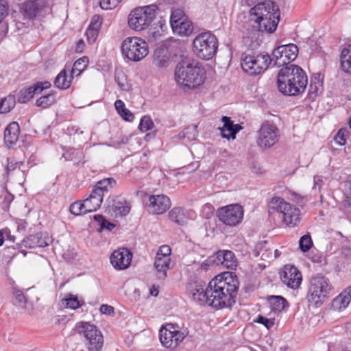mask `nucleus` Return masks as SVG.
<instances>
[{"mask_svg":"<svg viewBox=\"0 0 351 351\" xmlns=\"http://www.w3.org/2000/svg\"><path fill=\"white\" fill-rule=\"evenodd\" d=\"M149 208L154 215L165 213L171 207V200L165 195H152L149 197Z\"/></svg>","mask_w":351,"mask_h":351,"instance_id":"nucleus-20","label":"nucleus"},{"mask_svg":"<svg viewBox=\"0 0 351 351\" xmlns=\"http://www.w3.org/2000/svg\"><path fill=\"white\" fill-rule=\"evenodd\" d=\"M243 70L250 75H256L263 73L271 63L268 54H243L241 59Z\"/></svg>","mask_w":351,"mask_h":351,"instance_id":"nucleus-12","label":"nucleus"},{"mask_svg":"<svg viewBox=\"0 0 351 351\" xmlns=\"http://www.w3.org/2000/svg\"><path fill=\"white\" fill-rule=\"evenodd\" d=\"M275 313H268L265 315H258L256 322L263 325L267 329H271L275 325V321L276 318Z\"/></svg>","mask_w":351,"mask_h":351,"instance_id":"nucleus-36","label":"nucleus"},{"mask_svg":"<svg viewBox=\"0 0 351 351\" xmlns=\"http://www.w3.org/2000/svg\"><path fill=\"white\" fill-rule=\"evenodd\" d=\"M121 117L126 121H132L134 119L133 113L128 108H125L121 114H119Z\"/></svg>","mask_w":351,"mask_h":351,"instance_id":"nucleus-53","label":"nucleus"},{"mask_svg":"<svg viewBox=\"0 0 351 351\" xmlns=\"http://www.w3.org/2000/svg\"><path fill=\"white\" fill-rule=\"evenodd\" d=\"M132 252L127 248L114 250L110 256V263L117 270H123L129 267L132 259Z\"/></svg>","mask_w":351,"mask_h":351,"instance_id":"nucleus-19","label":"nucleus"},{"mask_svg":"<svg viewBox=\"0 0 351 351\" xmlns=\"http://www.w3.org/2000/svg\"><path fill=\"white\" fill-rule=\"evenodd\" d=\"M80 152L75 149H70L66 152L64 153L62 156L66 160H72L77 157Z\"/></svg>","mask_w":351,"mask_h":351,"instance_id":"nucleus-51","label":"nucleus"},{"mask_svg":"<svg viewBox=\"0 0 351 351\" xmlns=\"http://www.w3.org/2000/svg\"><path fill=\"white\" fill-rule=\"evenodd\" d=\"M279 136L278 128L273 123L265 122L258 130L257 144L262 148H270L278 142Z\"/></svg>","mask_w":351,"mask_h":351,"instance_id":"nucleus-17","label":"nucleus"},{"mask_svg":"<svg viewBox=\"0 0 351 351\" xmlns=\"http://www.w3.org/2000/svg\"><path fill=\"white\" fill-rule=\"evenodd\" d=\"M238 289L237 276L232 272H223L213 278L206 289L197 285L190 291L192 299L198 304L221 309L231 307L235 303Z\"/></svg>","mask_w":351,"mask_h":351,"instance_id":"nucleus-1","label":"nucleus"},{"mask_svg":"<svg viewBox=\"0 0 351 351\" xmlns=\"http://www.w3.org/2000/svg\"><path fill=\"white\" fill-rule=\"evenodd\" d=\"M341 64L343 71L351 73V45L346 46L342 49Z\"/></svg>","mask_w":351,"mask_h":351,"instance_id":"nucleus-34","label":"nucleus"},{"mask_svg":"<svg viewBox=\"0 0 351 351\" xmlns=\"http://www.w3.org/2000/svg\"><path fill=\"white\" fill-rule=\"evenodd\" d=\"M322 90L323 86L321 75L320 73H316L311 78L308 87V98L311 100H315L322 93Z\"/></svg>","mask_w":351,"mask_h":351,"instance_id":"nucleus-27","label":"nucleus"},{"mask_svg":"<svg viewBox=\"0 0 351 351\" xmlns=\"http://www.w3.org/2000/svg\"><path fill=\"white\" fill-rule=\"evenodd\" d=\"M350 301L348 297L346 296L343 292L335 297L332 302V308L335 311H341L346 309L349 305Z\"/></svg>","mask_w":351,"mask_h":351,"instance_id":"nucleus-37","label":"nucleus"},{"mask_svg":"<svg viewBox=\"0 0 351 351\" xmlns=\"http://www.w3.org/2000/svg\"><path fill=\"white\" fill-rule=\"evenodd\" d=\"M312 262L315 263H320L322 261V254L317 250H312L308 256Z\"/></svg>","mask_w":351,"mask_h":351,"instance_id":"nucleus-52","label":"nucleus"},{"mask_svg":"<svg viewBox=\"0 0 351 351\" xmlns=\"http://www.w3.org/2000/svg\"><path fill=\"white\" fill-rule=\"evenodd\" d=\"M174 76L176 84L181 88L191 90L204 83L206 71L198 62H181L176 66Z\"/></svg>","mask_w":351,"mask_h":351,"instance_id":"nucleus-4","label":"nucleus"},{"mask_svg":"<svg viewBox=\"0 0 351 351\" xmlns=\"http://www.w3.org/2000/svg\"><path fill=\"white\" fill-rule=\"evenodd\" d=\"M158 293H159L158 287L155 285H153L149 289V294L152 296H154V297L157 296L158 295Z\"/></svg>","mask_w":351,"mask_h":351,"instance_id":"nucleus-60","label":"nucleus"},{"mask_svg":"<svg viewBox=\"0 0 351 351\" xmlns=\"http://www.w3.org/2000/svg\"><path fill=\"white\" fill-rule=\"evenodd\" d=\"M16 104L15 97L9 95L4 99L0 100V113H6L10 112Z\"/></svg>","mask_w":351,"mask_h":351,"instance_id":"nucleus-39","label":"nucleus"},{"mask_svg":"<svg viewBox=\"0 0 351 351\" xmlns=\"http://www.w3.org/2000/svg\"><path fill=\"white\" fill-rule=\"evenodd\" d=\"M218 49L217 37L210 32H204L197 35L193 41V49L200 59L208 60L216 54Z\"/></svg>","mask_w":351,"mask_h":351,"instance_id":"nucleus-9","label":"nucleus"},{"mask_svg":"<svg viewBox=\"0 0 351 351\" xmlns=\"http://www.w3.org/2000/svg\"><path fill=\"white\" fill-rule=\"evenodd\" d=\"M116 180L112 178L104 179L99 181L96 184L93 191H95V193L101 195V196L104 198V193L108 192L110 189H112L116 185Z\"/></svg>","mask_w":351,"mask_h":351,"instance_id":"nucleus-31","label":"nucleus"},{"mask_svg":"<svg viewBox=\"0 0 351 351\" xmlns=\"http://www.w3.org/2000/svg\"><path fill=\"white\" fill-rule=\"evenodd\" d=\"M35 94H38L36 88L34 86L21 89L18 95V101L21 104H25L29 101Z\"/></svg>","mask_w":351,"mask_h":351,"instance_id":"nucleus-38","label":"nucleus"},{"mask_svg":"<svg viewBox=\"0 0 351 351\" xmlns=\"http://www.w3.org/2000/svg\"><path fill=\"white\" fill-rule=\"evenodd\" d=\"M130 210V207L125 202H118L114 208L115 214L121 216L126 215Z\"/></svg>","mask_w":351,"mask_h":351,"instance_id":"nucleus-46","label":"nucleus"},{"mask_svg":"<svg viewBox=\"0 0 351 351\" xmlns=\"http://www.w3.org/2000/svg\"><path fill=\"white\" fill-rule=\"evenodd\" d=\"M171 28L175 34L180 36H189L193 31V23L186 19H173Z\"/></svg>","mask_w":351,"mask_h":351,"instance_id":"nucleus-22","label":"nucleus"},{"mask_svg":"<svg viewBox=\"0 0 351 351\" xmlns=\"http://www.w3.org/2000/svg\"><path fill=\"white\" fill-rule=\"evenodd\" d=\"M171 62V56L167 48L160 47L155 50L153 64L158 69H166Z\"/></svg>","mask_w":351,"mask_h":351,"instance_id":"nucleus-23","label":"nucleus"},{"mask_svg":"<svg viewBox=\"0 0 351 351\" xmlns=\"http://www.w3.org/2000/svg\"><path fill=\"white\" fill-rule=\"evenodd\" d=\"M298 48L294 44L281 45L276 48L271 57V63L274 66L290 65L298 56Z\"/></svg>","mask_w":351,"mask_h":351,"instance_id":"nucleus-14","label":"nucleus"},{"mask_svg":"<svg viewBox=\"0 0 351 351\" xmlns=\"http://www.w3.org/2000/svg\"><path fill=\"white\" fill-rule=\"evenodd\" d=\"M189 335V330L180 328L176 324H167L159 331V339L162 346L174 349L178 346Z\"/></svg>","mask_w":351,"mask_h":351,"instance_id":"nucleus-11","label":"nucleus"},{"mask_svg":"<svg viewBox=\"0 0 351 351\" xmlns=\"http://www.w3.org/2000/svg\"><path fill=\"white\" fill-rule=\"evenodd\" d=\"M115 80L122 90H126L128 88L125 76L123 73L117 74L115 75Z\"/></svg>","mask_w":351,"mask_h":351,"instance_id":"nucleus-50","label":"nucleus"},{"mask_svg":"<svg viewBox=\"0 0 351 351\" xmlns=\"http://www.w3.org/2000/svg\"><path fill=\"white\" fill-rule=\"evenodd\" d=\"M55 101V95L50 93L38 98L36 100V104L38 107L46 108L54 104Z\"/></svg>","mask_w":351,"mask_h":351,"instance_id":"nucleus-42","label":"nucleus"},{"mask_svg":"<svg viewBox=\"0 0 351 351\" xmlns=\"http://www.w3.org/2000/svg\"><path fill=\"white\" fill-rule=\"evenodd\" d=\"M82 339L88 351H101L104 343L101 330L89 322H77L73 329Z\"/></svg>","mask_w":351,"mask_h":351,"instance_id":"nucleus-5","label":"nucleus"},{"mask_svg":"<svg viewBox=\"0 0 351 351\" xmlns=\"http://www.w3.org/2000/svg\"><path fill=\"white\" fill-rule=\"evenodd\" d=\"M154 122L149 116H144L141 118L138 128L142 132L151 130L154 128Z\"/></svg>","mask_w":351,"mask_h":351,"instance_id":"nucleus-45","label":"nucleus"},{"mask_svg":"<svg viewBox=\"0 0 351 351\" xmlns=\"http://www.w3.org/2000/svg\"><path fill=\"white\" fill-rule=\"evenodd\" d=\"M307 82L305 72L295 64L282 67L278 74V88L285 95L295 96L304 93Z\"/></svg>","mask_w":351,"mask_h":351,"instance_id":"nucleus-2","label":"nucleus"},{"mask_svg":"<svg viewBox=\"0 0 351 351\" xmlns=\"http://www.w3.org/2000/svg\"><path fill=\"white\" fill-rule=\"evenodd\" d=\"M182 15V12L180 10H175L171 13V17H170V24L171 25V21H173V19H182L181 16Z\"/></svg>","mask_w":351,"mask_h":351,"instance_id":"nucleus-59","label":"nucleus"},{"mask_svg":"<svg viewBox=\"0 0 351 351\" xmlns=\"http://www.w3.org/2000/svg\"><path fill=\"white\" fill-rule=\"evenodd\" d=\"M10 231L8 229H4L0 231V246L3 243V234H8Z\"/></svg>","mask_w":351,"mask_h":351,"instance_id":"nucleus-61","label":"nucleus"},{"mask_svg":"<svg viewBox=\"0 0 351 351\" xmlns=\"http://www.w3.org/2000/svg\"><path fill=\"white\" fill-rule=\"evenodd\" d=\"M114 108L118 114H121L126 108L124 102L121 99H118L114 102Z\"/></svg>","mask_w":351,"mask_h":351,"instance_id":"nucleus-57","label":"nucleus"},{"mask_svg":"<svg viewBox=\"0 0 351 351\" xmlns=\"http://www.w3.org/2000/svg\"><path fill=\"white\" fill-rule=\"evenodd\" d=\"M14 297L16 300V303L21 307H24L27 300L25 296L24 295L23 293L21 290H15L14 291Z\"/></svg>","mask_w":351,"mask_h":351,"instance_id":"nucleus-49","label":"nucleus"},{"mask_svg":"<svg viewBox=\"0 0 351 351\" xmlns=\"http://www.w3.org/2000/svg\"><path fill=\"white\" fill-rule=\"evenodd\" d=\"M84 48H85V43L82 39H80L77 41V43L75 45V51L77 53H82V52H83Z\"/></svg>","mask_w":351,"mask_h":351,"instance_id":"nucleus-58","label":"nucleus"},{"mask_svg":"<svg viewBox=\"0 0 351 351\" xmlns=\"http://www.w3.org/2000/svg\"><path fill=\"white\" fill-rule=\"evenodd\" d=\"M332 289L326 278L319 275L312 277L309 281L306 300L311 305L319 307L326 301Z\"/></svg>","mask_w":351,"mask_h":351,"instance_id":"nucleus-8","label":"nucleus"},{"mask_svg":"<svg viewBox=\"0 0 351 351\" xmlns=\"http://www.w3.org/2000/svg\"><path fill=\"white\" fill-rule=\"evenodd\" d=\"M219 220L228 226L239 224L243 219V209L238 204H230L217 210Z\"/></svg>","mask_w":351,"mask_h":351,"instance_id":"nucleus-15","label":"nucleus"},{"mask_svg":"<svg viewBox=\"0 0 351 351\" xmlns=\"http://www.w3.org/2000/svg\"><path fill=\"white\" fill-rule=\"evenodd\" d=\"M25 247L34 248L36 247H43L48 245V241L43 239L40 234L30 235L23 240Z\"/></svg>","mask_w":351,"mask_h":351,"instance_id":"nucleus-33","label":"nucleus"},{"mask_svg":"<svg viewBox=\"0 0 351 351\" xmlns=\"http://www.w3.org/2000/svg\"><path fill=\"white\" fill-rule=\"evenodd\" d=\"M73 77L71 74L68 75L66 70L64 69L56 77L54 85L59 89H66L71 86Z\"/></svg>","mask_w":351,"mask_h":351,"instance_id":"nucleus-32","label":"nucleus"},{"mask_svg":"<svg viewBox=\"0 0 351 351\" xmlns=\"http://www.w3.org/2000/svg\"><path fill=\"white\" fill-rule=\"evenodd\" d=\"M101 24L102 19L99 15L95 14L92 17L90 23L86 31V39L89 44H93L96 41L101 29Z\"/></svg>","mask_w":351,"mask_h":351,"instance_id":"nucleus-25","label":"nucleus"},{"mask_svg":"<svg viewBox=\"0 0 351 351\" xmlns=\"http://www.w3.org/2000/svg\"><path fill=\"white\" fill-rule=\"evenodd\" d=\"M19 132V125L16 122H12L7 126L4 132V141L8 147H10L16 143Z\"/></svg>","mask_w":351,"mask_h":351,"instance_id":"nucleus-26","label":"nucleus"},{"mask_svg":"<svg viewBox=\"0 0 351 351\" xmlns=\"http://www.w3.org/2000/svg\"><path fill=\"white\" fill-rule=\"evenodd\" d=\"M299 245L300 250L303 252H308L313 245L311 237L308 234L302 236L299 241Z\"/></svg>","mask_w":351,"mask_h":351,"instance_id":"nucleus-47","label":"nucleus"},{"mask_svg":"<svg viewBox=\"0 0 351 351\" xmlns=\"http://www.w3.org/2000/svg\"><path fill=\"white\" fill-rule=\"evenodd\" d=\"M95 219L97 220L98 222L101 223L102 226H104V222L106 221L104 217L100 215H96L94 217Z\"/></svg>","mask_w":351,"mask_h":351,"instance_id":"nucleus-63","label":"nucleus"},{"mask_svg":"<svg viewBox=\"0 0 351 351\" xmlns=\"http://www.w3.org/2000/svg\"><path fill=\"white\" fill-rule=\"evenodd\" d=\"M171 249L167 245L160 247L156 253L154 267L156 276L159 280H165L167 276V271L171 267Z\"/></svg>","mask_w":351,"mask_h":351,"instance_id":"nucleus-16","label":"nucleus"},{"mask_svg":"<svg viewBox=\"0 0 351 351\" xmlns=\"http://www.w3.org/2000/svg\"><path fill=\"white\" fill-rule=\"evenodd\" d=\"M84 202L85 207H86V210L88 213H92L100 208L103 202V197L101 195L95 193V191L93 190L88 197L85 199Z\"/></svg>","mask_w":351,"mask_h":351,"instance_id":"nucleus-29","label":"nucleus"},{"mask_svg":"<svg viewBox=\"0 0 351 351\" xmlns=\"http://www.w3.org/2000/svg\"><path fill=\"white\" fill-rule=\"evenodd\" d=\"M221 121L223 123V127L219 128L221 136L228 140L234 139L242 128L239 124H234L230 118L226 116L222 117Z\"/></svg>","mask_w":351,"mask_h":351,"instance_id":"nucleus-24","label":"nucleus"},{"mask_svg":"<svg viewBox=\"0 0 351 351\" xmlns=\"http://www.w3.org/2000/svg\"><path fill=\"white\" fill-rule=\"evenodd\" d=\"M323 183H324V180H323L322 176H315L313 177V189H316L317 188H318V190L320 191Z\"/></svg>","mask_w":351,"mask_h":351,"instance_id":"nucleus-56","label":"nucleus"},{"mask_svg":"<svg viewBox=\"0 0 351 351\" xmlns=\"http://www.w3.org/2000/svg\"><path fill=\"white\" fill-rule=\"evenodd\" d=\"M269 213L275 211L282 215V222L287 226L295 227L300 222V210L279 197H272L268 202Z\"/></svg>","mask_w":351,"mask_h":351,"instance_id":"nucleus-6","label":"nucleus"},{"mask_svg":"<svg viewBox=\"0 0 351 351\" xmlns=\"http://www.w3.org/2000/svg\"><path fill=\"white\" fill-rule=\"evenodd\" d=\"M158 10V7L155 4L133 9L128 17L129 27L136 32L146 29L156 19Z\"/></svg>","mask_w":351,"mask_h":351,"instance_id":"nucleus-7","label":"nucleus"},{"mask_svg":"<svg viewBox=\"0 0 351 351\" xmlns=\"http://www.w3.org/2000/svg\"><path fill=\"white\" fill-rule=\"evenodd\" d=\"M121 51L124 58L132 62H139L149 53L147 42L137 36L127 37L121 45Z\"/></svg>","mask_w":351,"mask_h":351,"instance_id":"nucleus-10","label":"nucleus"},{"mask_svg":"<svg viewBox=\"0 0 351 351\" xmlns=\"http://www.w3.org/2000/svg\"><path fill=\"white\" fill-rule=\"evenodd\" d=\"M88 58L83 57L77 60L71 71L72 76H79L88 65Z\"/></svg>","mask_w":351,"mask_h":351,"instance_id":"nucleus-40","label":"nucleus"},{"mask_svg":"<svg viewBox=\"0 0 351 351\" xmlns=\"http://www.w3.org/2000/svg\"><path fill=\"white\" fill-rule=\"evenodd\" d=\"M100 312L105 315H112L114 313V308L108 304H102L99 308Z\"/></svg>","mask_w":351,"mask_h":351,"instance_id":"nucleus-55","label":"nucleus"},{"mask_svg":"<svg viewBox=\"0 0 351 351\" xmlns=\"http://www.w3.org/2000/svg\"><path fill=\"white\" fill-rule=\"evenodd\" d=\"M281 281L287 287L292 289H298L302 282V278L300 271L293 265H285L280 273Z\"/></svg>","mask_w":351,"mask_h":351,"instance_id":"nucleus-18","label":"nucleus"},{"mask_svg":"<svg viewBox=\"0 0 351 351\" xmlns=\"http://www.w3.org/2000/svg\"><path fill=\"white\" fill-rule=\"evenodd\" d=\"M208 261L217 265H221L229 269H234L237 267L235 256L229 250H219L215 255L210 256Z\"/></svg>","mask_w":351,"mask_h":351,"instance_id":"nucleus-21","label":"nucleus"},{"mask_svg":"<svg viewBox=\"0 0 351 351\" xmlns=\"http://www.w3.org/2000/svg\"><path fill=\"white\" fill-rule=\"evenodd\" d=\"M278 6L271 1L260 3L250 10V21L260 32H273L279 22Z\"/></svg>","mask_w":351,"mask_h":351,"instance_id":"nucleus-3","label":"nucleus"},{"mask_svg":"<svg viewBox=\"0 0 351 351\" xmlns=\"http://www.w3.org/2000/svg\"><path fill=\"white\" fill-rule=\"evenodd\" d=\"M342 292L346 296L348 297V300L351 301V286L348 287Z\"/></svg>","mask_w":351,"mask_h":351,"instance_id":"nucleus-62","label":"nucleus"},{"mask_svg":"<svg viewBox=\"0 0 351 351\" xmlns=\"http://www.w3.org/2000/svg\"><path fill=\"white\" fill-rule=\"evenodd\" d=\"M122 0H100L99 5L104 10L115 8Z\"/></svg>","mask_w":351,"mask_h":351,"instance_id":"nucleus-48","label":"nucleus"},{"mask_svg":"<svg viewBox=\"0 0 351 351\" xmlns=\"http://www.w3.org/2000/svg\"><path fill=\"white\" fill-rule=\"evenodd\" d=\"M21 14L25 19H34L51 12L47 0H25L19 5Z\"/></svg>","mask_w":351,"mask_h":351,"instance_id":"nucleus-13","label":"nucleus"},{"mask_svg":"<svg viewBox=\"0 0 351 351\" xmlns=\"http://www.w3.org/2000/svg\"><path fill=\"white\" fill-rule=\"evenodd\" d=\"M7 162L6 170L8 173L18 170L19 173L22 174L23 176H24V172L21 170V167L23 166V162L16 161L14 158H8Z\"/></svg>","mask_w":351,"mask_h":351,"instance_id":"nucleus-44","label":"nucleus"},{"mask_svg":"<svg viewBox=\"0 0 351 351\" xmlns=\"http://www.w3.org/2000/svg\"><path fill=\"white\" fill-rule=\"evenodd\" d=\"M198 134L196 125H191L185 128L178 135V138L186 141H192L196 139Z\"/></svg>","mask_w":351,"mask_h":351,"instance_id":"nucleus-35","label":"nucleus"},{"mask_svg":"<svg viewBox=\"0 0 351 351\" xmlns=\"http://www.w3.org/2000/svg\"><path fill=\"white\" fill-rule=\"evenodd\" d=\"M51 86V84L49 82H39L34 85V88H36L38 94L40 93L43 90L47 89Z\"/></svg>","mask_w":351,"mask_h":351,"instance_id":"nucleus-54","label":"nucleus"},{"mask_svg":"<svg viewBox=\"0 0 351 351\" xmlns=\"http://www.w3.org/2000/svg\"><path fill=\"white\" fill-rule=\"evenodd\" d=\"M62 305L65 306L66 308L73 310L82 306V303L78 300L77 297L72 294H69L66 298L62 300Z\"/></svg>","mask_w":351,"mask_h":351,"instance_id":"nucleus-41","label":"nucleus"},{"mask_svg":"<svg viewBox=\"0 0 351 351\" xmlns=\"http://www.w3.org/2000/svg\"><path fill=\"white\" fill-rule=\"evenodd\" d=\"M347 197L350 199V201L351 202V184L349 188V190L346 192Z\"/></svg>","mask_w":351,"mask_h":351,"instance_id":"nucleus-64","label":"nucleus"},{"mask_svg":"<svg viewBox=\"0 0 351 351\" xmlns=\"http://www.w3.org/2000/svg\"><path fill=\"white\" fill-rule=\"evenodd\" d=\"M268 302L270 307L269 313H275V315L278 316L279 313L286 307H288L287 300L280 295H271L268 298Z\"/></svg>","mask_w":351,"mask_h":351,"instance_id":"nucleus-28","label":"nucleus"},{"mask_svg":"<svg viewBox=\"0 0 351 351\" xmlns=\"http://www.w3.org/2000/svg\"><path fill=\"white\" fill-rule=\"evenodd\" d=\"M189 213L181 207H175L169 212V218L171 221L180 225L186 223Z\"/></svg>","mask_w":351,"mask_h":351,"instance_id":"nucleus-30","label":"nucleus"},{"mask_svg":"<svg viewBox=\"0 0 351 351\" xmlns=\"http://www.w3.org/2000/svg\"><path fill=\"white\" fill-rule=\"evenodd\" d=\"M69 210L71 214L75 216L84 215L88 213L86 210V207H85V204L84 201L75 202L71 204L69 207Z\"/></svg>","mask_w":351,"mask_h":351,"instance_id":"nucleus-43","label":"nucleus"}]
</instances>
